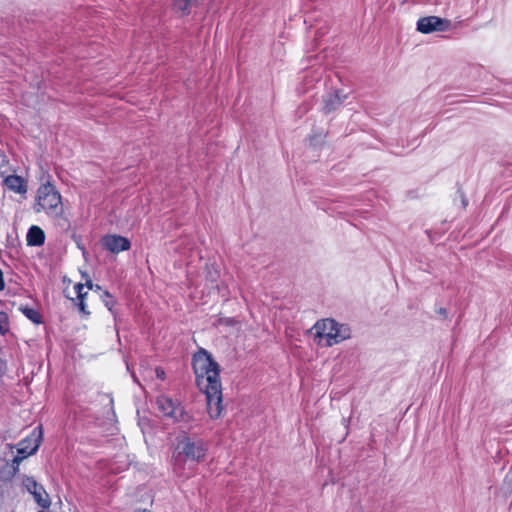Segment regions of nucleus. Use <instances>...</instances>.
<instances>
[{
  "label": "nucleus",
  "mask_w": 512,
  "mask_h": 512,
  "mask_svg": "<svg viewBox=\"0 0 512 512\" xmlns=\"http://www.w3.org/2000/svg\"><path fill=\"white\" fill-rule=\"evenodd\" d=\"M193 369L196 384L206 395L208 414L216 419L223 409L219 365L207 351L201 350L193 357Z\"/></svg>",
  "instance_id": "obj_1"
},
{
  "label": "nucleus",
  "mask_w": 512,
  "mask_h": 512,
  "mask_svg": "<svg viewBox=\"0 0 512 512\" xmlns=\"http://www.w3.org/2000/svg\"><path fill=\"white\" fill-rule=\"evenodd\" d=\"M45 211L47 215L57 218L63 229L69 228L67 218L63 216L61 195L50 182L42 184L37 191L36 212Z\"/></svg>",
  "instance_id": "obj_2"
},
{
  "label": "nucleus",
  "mask_w": 512,
  "mask_h": 512,
  "mask_svg": "<svg viewBox=\"0 0 512 512\" xmlns=\"http://www.w3.org/2000/svg\"><path fill=\"white\" fill-rule=\"evenodd\" d=\"M207 446L201 439L183 437L174 448L172 460L175 469H184L187 462L198 463L204 459Z\"/></svg>",
  "instance_id": "obj_3"
},
{
  "label": "nucleus",
  "mask_w": 512,
  "mask_h": 512,
  "mask_svg": "<svg viewBox=\"0 0 512 512\" xmlns=\"http://www.w3.org/2000/svg\"><path fill=\"white\" fill-rule=\"evenodd\" d=\"M311 332L315 338H319L318 344L321 343L322 339L326 340L325 346L331 347L351 337V330L345 324H339L334 319H322L318 320L313 327Z\"/></svg>",
  "instance_id": "obj_4"
},
{
  "label": "nucleus",
  "mask_w": 512,
  "mask_h": 512,
  "mask_svg": "<svg viewBox=\"0 0 512 512\" xmlns=\"http://www.w3.org/2000/svg\"><path fill=\"white\" fill-rule=\"evenodd\" d=\"M156 405L158 410L166 417L173 419L175 422H188L189 415L185 412L182 405L172 398L161 395L157 397Z\"/></svg>",
  "instance_id": "obj_5"
},
{
  "label": "nucleus",
  "mask_w": 512,
  "mask_h": 512,
  "mask_svg": "<svg viewBox=\"0 0 512 512\" xmlns=\"http://www.w3.org/2000/svg\"><path fill=\"white\" fill-rule=\"evenodd\" d=\"M38 429L37 431V428H35L30 436L17 444V456L14 457L13 464L19 465L22 460L38 450L42 437L41 428Z\"/></svg>",
  "instance_id": "obj_6"
},
{
  "label": "nucleus",
  "mask_w": 512,
  "mask_h": 512,
  "mask_svg": "<svg viewBox=\"0 0 512 512\" xmlns=\"http://www.w3.org/2000/svg\"><path fill=\"white\" fill-rule=\"evenodd\" d=\"M450 27V21L437 16L422 17L417 21V30L423 34L443 32Z\"/></svg>",
  "instance_id": "obj_7"
},
{
  "label": "nucleus",
  "mask_w": 512,
  "mask_h": 512,
  "mask_svg": "<svg viewBox=\"0 0 512 512\" xmlns=\"http://www.w3.org/2000/svg\"><path fill=\"white\" fill-rule=\"evenodd\" d=\"M23 485L33 495L34 500L39 506L44 509L49 508L51 504L50 498L42 485L38 484L32 477H26L23 480Z\"/></svg>",
  "instance_id": "obj_8"
},
{
  "label": "nucleus",
  "mask_w": 512,
  "mask_h": 512,
  "mask_svg": "<svg viewBox=\"0 0 512 512\" xmlns=\"http://www.w3.org/2000/svg\"><path fill=\"white\" fill-rule=\"evenodd\" d=\"M102 245L106 250L114 254L127 251L131 247V243L128 238L116 234L106 235L103 237Z\"/></svg>",
  "instance_id": "obj_9"
},
{
  "label": "nucleus",
  "mask_w": 512,
  "mask_h": 512,
  "mask_svg": "<svg viewBox=\"0 0 512 512\" xmlns=\"http://www.w3.org/2000/svg\"><path fill=\"white\" fill-rule=\"evenodd\" d=\"M346 95H342L339 91H333L324 96L323 110L325 113H331L338 109L344 102Z\"/></svg>",
  "instance_id": "obj_10"
},
{
  "label": "nucleus",
  "mask_w": 512,
  "mask_h": 512,
  "mask_svg": "<svg viewBox=\"0 0 512 512\" xmlns=\"http://www.w3.org/2000/svg\"><path fill=\"white\" fill-rule=\"evenodd\" d=\"M26 241L28 246H41L45 242V233L38 226H31L27 232Z\"/></svg>",
  "instance_id": "obj_11"
},
{
  "label": "nucleus",
  "mask_w": 512,
  "mask_h": 512,
  "mask_svg": "<svg viewBox=\"0 0 512 512\" xmlns=\"http://www.w3.org/2000/svg\"><path fill=\"white\" fill-rule=\"evenodd\" d=\"M5 186L18 194H25L27 192V187L24 183L22 177L18 175H9L4 179Z\"/></svg>",
  "instance_id": "obj_12"
},
{
  "label": "nucleus",
  "mask_w": 512,
  "mask_h": 512,
  "mask_svg": "<svg viewBox=\"0 0 512 512\" xmlns=\"http://www.w3.org/2000/svg\"><path fill=\"white\" fill-rule=\"evenodd\" d=\"M19 310L33 323L39 324L41 323V315L39 312L33 308L27 306H21Z\"/></svg>",
  "instance_id": "obj_13"
},
{
  "label": "nucleus",
  "mask_w": 512,
  "mask_h": 512,
  "mask_svg": "<svg viewBox=\"0 0 512 512\" xmlns=\"http://www.w3.org/2000/svg\"><path fill=\"white\" fill-rule=\"evenodd\" d=\"M9 330V319L5 312L0 311V335H4Z\"/></svg>",
  "instance_id": "obj_14"
},
{
  "label": "nucleus",
  "mask_w": 512,
  "mask_h": 512,
  "mask_svg": "<svg viewBox=\"0 0 512 512\" xmlns=\"http://www.w3.org/2000/svg\"><path fill=\"white\" fill-rule=\"evenodd\" d=\"M190 0H174V8L186 14L189 11Z\"/></svg>",
  "instance_id": "obj_15"
},
{
  "label": "nucleus",
  "mask_w": 512,
  "mask_h": 512,
  "mask_svg": "<svg viewBox=\"0 0 512 512\" xmlns=\"http://www.w3.org/2000/svg\"><path fill=\"white\" fill-rule=\"evenodd\" d=\"M84 289H85V285L82 283H77L74 286V290L77 294V299H84L86 297L87 291H84Z\"/></svg>",
  "instance_id": "obj_16"
},
{
  "label": "nucleus",
  "mask_w": 512,
  "mask_h": 512,
  "mask_svg": "<svg viewBox=\"0 0 512 512\" xmlns=\"http://www.w3.org/2000/svg\"><path fill=\"white\" fill-rule=\"evenodd\" d=\"M104 297H105V299H104L105 306L111 310V307L113 305L112 296L109 294V292L105 291Z\"/></svg>",
  "instance_id": "obj_17"
},
{
  "label": "nucleus",
  "mask_w": 512,
  "mask_h": 512,
  "mask_svg": "<svg viewBox=\"0 0 512 512\" xmlns=\"http://www.w3.org/2000/svg\"><path fill=\"white\" fill-rule=\"evenodd\" d=\"M78 300H79V302H78V304H77V305H78V307H79L80 312H81V313H83V314H85V315H89L90 313H89V311H87V309H86V308H87V306H86V304H85V302H84V299H78Z\"/></svg>",
  "instance_id": "obj_18"
},
{
  "label": "nucleus",
  "mask_w": 512,
  "mask_h": 512,
  "mask_svg": "<svg viewBox=\"0 0 512 512\" xmlns=\"http://www.w3.org/2000/svg\"><path fill=\"white\" fill-rule=\"evenodd\" d=\"M157 378L163 380L165 378V371L162 368H156L155 370Z\"/></svg>",
  "instance_id": "obj_19"
},
{
  "label": "nucleus",
  "mask_w": 512,
  "mask_h": 512,
  "mask_svg": "<svg viewBox=\"0 0 512 512\" xmlns=\"http://www.w3.org/2000/svg\"><path fill=\"white\" fill-rule=\"evenodd\" d=\"M5 288V282L3 277V272L0 269V291H2Z\"/></svg>",
  "instance_id": "obj_20"
},
{
  "label": "nucleus",
  "mask_w": 512,
  "mask_h": 512,
  "mask_svg": "<svg viewBox=\"0 0 512 512\" xmlns=\"http://www.w3.org/2000/svg\"><path fill=\"white\" fill-rule=\"evenodd\" d=\"M84 285H85V287H87L88 289H92V288H93V283H92V281H91V280H88V281L86 282V284H84Z\"/></svg>",
  "instance_id": "obj_21"
},
{
  "label": "nucleus",
  "mask_w": 512,
  "mask_h": 512,
  "mask_svg": "<svg viewBox=\"0 0 512 512\" xmlns=\"http://www.w3.org/2000/svg\"><path fill=\"white\" fill-rule=\"evenodd\" d=\"M441 314H445V309H440Z\"/></svg>",
  "instance_id": "obj_22"
},
{
  "label": "nucleus",
  "mask_w": 512,
  "mask_h": 512,
  "mask_svg": "<svg viewBox=\"0 0 512 512\" xmlns=\"http://www.w3.org/2000/svg\"><path fill=\"white\" fill-rule=\"evenodd\" d=\"M38 512H44V511H38Z\"/></svg>",
  "instance_id": "obj_23"
}]
</instances>
